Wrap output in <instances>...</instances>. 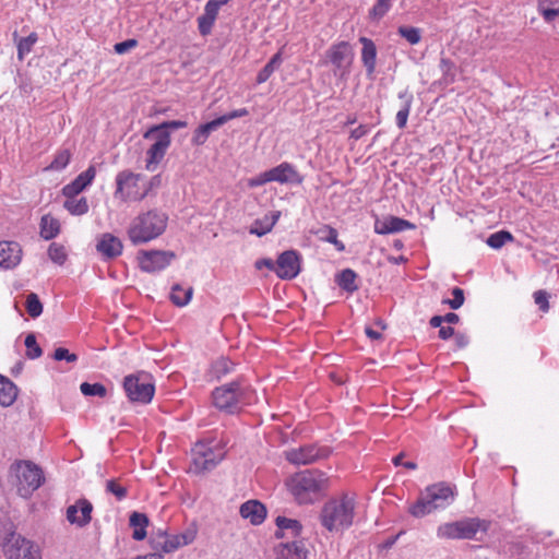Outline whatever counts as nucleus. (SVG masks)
<instances>
[{
    "mask_svg": "<svg viewBox=\"0 0 559 559\" xmlns=\"http://www.w3.org/2000/svg\"><path fill=\"white\" fill-rule=\"evenodd\" d=\"M156 128L163 130L164 132H170V130H178L187 127V122L183 120H170L165 121L160 124L155 126Z\"/></svg>",
    "mask_w": 559,
    "mask_h": 559,
    "instance_id": "obj_52",
    "label": "nucleus"
},
{
    "mask_svg": "<svg viewBox=\"0 0 559 559\" xmlns=\"http://www.w3.org/2000/svg\"><path fill=\"white\" fill-rule=\"evenodd\" d=\"M154 543H155L156 547L162 548V551L166 552V554L173 552V551L177 550L178 548L183 547V545L181 544V542L179 539L178 534L177 535H168V537L166 538V542H163V544H159L156 540Z\"/></svg>",
    "mask_w": 559,
    "mask_h": 559,
    "instance_id": "obj_45",
    "label": "nucleus"
},
{
    "mask_svg": "<svg viewBox=\"0 0 559 559\" xmlns=\"http://www.w3.org/2000/svg\"><path fill=\"white\" fill-rule=\"evenodd\" d=\"M222 441H200L192 449L194 472L202 473L213 469L226 454Z\"/></svg>",
    "mask_w": 559,
    "mask_h": 559,
    "instance_id": "obj_6",
    "label": "nucleus"
},
{
    "mask_svg": "<svg viewBox=\"0 0 559 559\" xmlns=\"http://www.w3.org/2000/svg\"><path fill=\"white\" fill-rule=\"evenodd\" d=\"M192 295L193 288L191 286L183 288L176 284L171 288L170 300L178 307H185L190 302Z\"/></svg>",
    "mask_w": 559,
    "mask_h": 559,
    "instance_id": "obj_33",
    "label": "nucleus"
},
{
    "mask_svg": "<svg viewBox=\"0 0 559 559\" xmlns=\"http://www.w3.org/2000/svg\"><path fill=\"white\" fill-rule=\"evenodd\" d=\"M198 534V526L191 523L182 533L178 534L179 539L183 546L193 543Z\"/></svg>",
    "mask_w": 559,
    "mask_h": 559,
    "instance_id": "obj_51",
    "label": "nucleus"
},
{
    "mask_svg": "<svg viewBox=\"0 0 559 559\" xmlns=\"http://www.w3.org/2000/svg\"><path fill=\"white\" fill-rule=\"evenodd\" d=\"M63 207L74 216H81L88 212L90 205L85 197H66Z\"/></svg>",
    "mask_w": 559,
    "mask_h": 559,
    "instance_id": "obj_31",
    "label": "nucleus"
},
{
    "mask_svg": "<svg viewBox=\"0 0 559 559\" xmlns=\"http://www.w3.org/2000/svg\"><path fill=\"white\" fill-rule=\"evenodd\" d=\"M452 295H453V298L443 300V304H447L451 309L456 310V309L461 308L464 304V300H465L464 292L460 287H454L452 289Z\"/></svg>",
    "mask_w": 559,
    "mask_h": 559,
    "instance_id": "obj_50",
    "label": "nucleus"
},
{
    "mask_svg": "<svg viewBox=\"0 0 559 559\" xmlns=\"http://www.w3.org/2000/svg\"><path fill=\"white\" fill-rule=\"evenodd\" d=\"M93 506L86 499H80L67 509V520L79 527L86 526L92 520Z\"/></svg>",
    "mask_w": 559,
    "mask_h": 559,
    "instance_id": "obj_17",
    "label": "nucleus"
},
{
    "mask_svg": "<svg viewBox=\"0 0 559 559\" xmlns=\"http://www.w3.org/2000/svg\"><path fill=\"white\" fill-rule=\"evenodd\" d=\"M53 358L56 360H67L68 362H75L78 360V356L73 353H70L67 348L58 347L53 353Z\"/></svg>",
    "mask_w": 559,
    "mask_h": 559,
    "instance_id": "obj_53",
    "label": "nucleus"
},
{
    "mask_svg": "<svg viewBox=\"0 0 559 559\" xmlns=\"http://www.w3.org/2000/svg\"><path fill=\"white\" fill-rule=\"evenodd\" d=\"M215 20L209 19L204 15L198 17L199 31L202 35H207L211 33Z\"/></svg>",
    "mask_w": 559,
    "mask_h": 559,
    "instance_id": "obj_56",
    "label": "nucleus"
},
{
    "mask_svg": "<svg viewBox=\"0 0 559 559\" xmlns=\"http://www.w3.org/2000/svg\"><path fill=\"white\" fill-rule=\"evenodd\" d=\"M397 33L411 45H417L421 40V32L418 27L400 26Z\"/></svg>",
    "mask_w": 559,
    "mask_h": 559,
    "instance_id": "obj_39",
    "label": "nucleus"
},
{
    "mask_svg": "<svg viewBox=\"0 0 559 559\" xmlns=\"http://www.w3.org/2000/svg\"><path fill=\"white\" fill-rule=\"evenodd\" d=\"M234 369V362L227 358H219L212 365V372L216 378L226 376Z\"/></svg>",
    "mask_w": 559,
    "mask_h": 559,
    "instance_id": "obj_42",
    "label": "nucleus"
},
{
    "mask_svg": "<svg viewBox=\"0 0 559 559\" xmlns=\"http://www.w3.org/2000/svg\"><path fill=\"white\" fill-rule=\"evenodd\" d=\"M96 168L91 165L86 170L81 173L73 181L62 188L64 197H79L95 179Z\"/></svg>",
    "mask_w": 559,
    "mask_h": 559,
    "instance_id": "obj_20",
    "label": "nucleus"
},
{
    "mask_svg": "<svg viewBox=\"0 0 559 559\" xmlns=\"http://www.w3.org/2000/svg\"><path fill=\"white\" fill-rule=\"evenodd\" d=\"M17 396L16 385L7 377L0 374V405L10 406Z\"/></svg>",
    "mask_w": 559,
    "mask_h": 559,
    "instance_id": "obj_28",
    "label": "nucleus"
},
{
    "mask_svg": "<svg viewBox=\"0 0 559 559\" xmlns=\"http://www.w3.org/2000/svg\"><path fill=\"white\" fill-rule=\"evenodd\" d=\"M326 55L334 66V75L340 80H347L354 60V52L350 45L347 41L332 45Z\"/></svg>",
    "mask_w": 559,
    "mask_h": 559,
    "instance_id": "obj_12",
    "label": "nucleus"
},
{
    "mask_svg": "<svg viewBox=\"0 0 559 559\" xmlns=\"http://www.w3.org/2000/svg\"><path fill=\"white\" fill-rule=\"evenodd\" d=\"M488 530V523L478 518H467L455 522L444 523L437 530L440 538L473 539L476 534Z\"/></svg>",
    "mask_w": 559,
    "mask_h": 559,
    "instance_id": "obj_9",
    "label": "nucleus"
},
{
    "mask_svg": "<svg viewBox=\"0 0 559 559\" xmlns=\"http://www.w3.org/2000/svg\"><path fill=\"white\" fill-rule=\"evenodd\" d=\"M254 266L257 270H261L262 267H266L269 270H272L275 272L276 269V262H274L272 259L265 258L260 259L255 261Z\"/></svg>",
    "mask_w": 559,
    "mask_h": 559,
    "instance_id": "obj_61",
    "label": "nucleus"
},
{
    "mask_svg": "<svg viewBox=\"0 0 559 559\" xmlns=\"http://www.w3.org/2000/svg\"><path fill=\"white\" fill-rule=\"evenodd\" d=\"M271 182H278L281 185H300L304 177L297 171L296 167L287 162H284L267 170Z\"/></svg>",
    "mask_w": 559,
    "mask_h": 559,
    "instance_id": "obj_18",
    "label": "nucleus"
},
{
    "mask_svg": "<svg viewBox=\"0 0 559 559\" xmlns=\"http://www.w3.org/2000/svg\"><path fill=\"white\" fill-rule=\"evenodd\" d=\"M329 455V448L318 447L317 444H307L285 452L286 460L295 465L312 464L321 459L328 457Z\"/></svg>",
    "mask_w": 559,
    "mask_h": 559,
    "instance_id": "obj_13",
    "label": "nucleus"
},
{
    "mask_svg": "<svg viewBox=\"0 0 559 559\" xmlns=\"http://www.w3.org/2000/svg\"><path fill=\"white\" fill-rule=\"evenodd\" d=\"M60 230L59 222L51 217L50 215H44L41 217L40 222V236L46 239L50 240L55 238Z\"/></svg>",
    "mask_w": 559,
    "mask_h": 559,
    "instance_id": "obj_36",
    "label": "nucleus"
},
{
    "mask_svg": "<svg viewBox=\"0 0 559 559\" xmlns=\"http://www.w3.org/2000/svg\"><path fill=\"white\" fill-rule=\"evenodd\" d=\"M167 223L168 216L163 211L153 209L142 212L131 221L128 238L135 246L147 243L164 234Z\"/></svg>",
    "mask_w": 559,
    "mask_h": 559,
    "instance_id": "obj_2",
    "label": "nucleus"
},
{
    "mask_svg": "<svg viewBox=\"0 0 559 559\" xmlns=\"http://www.w3.org/2000/svg\"><path fill=\"white\" fill-rule=\"evenodd\" d=\"M399 97L401 99H403V105H402L401 109L396 112L395 120H396V126L400 129H404L407 123L408 115L411 111L413 96L411 94H408L407 92H403V93L399 94Z\"/></svg>",
    "mask_w": 559,
    "mask_h": 559,
    "instance_id": "obj_35",
    "label": "nucleus"
},
{
    "mask_svg": "<svg viewBox=\"0 0 559 559\" xmlns=\"http://www.w3.org/2000/svg\"><path fill=\"white\" fill-rule=\"evenodd\" d=\"M392 0H377L376 4L369 11V17L372 21L381 20L391 9Z\"/></svg>",
    "mask_w": 559,
    "mask_h": 559,
    "instance_id": "obj_40",
    "label": "nucleus"
},
{
    "mask_svg": "<svg viewBox=\"0 0 559 559\" xmlns=\"http://www.w3.org/2000/svg\"><path fill=\"white\" fill-rule=\"evenodd\" d=\"M138 45L136 39H127L121 43H117L114 47L115 51L119 55H123L128 52L130 49L134 48Z\"/></svg>",
    "mask_w": 559,
    "mask_h": 559,
    "instance_id": "obj_58",
    "label": "nucleus"
},
{
    "mask_svg": "<svg viewBox=\"0 0 559 559\" xmlns=\"http://www.w3.org/2000/svg\"><path fill=\"white\" fill-rule=\"evenodd\" d=\"M5 552L9 559H41L38 546L21 536L13 538Z\"/></svg>",
    "mask_w": 559,
    "mask_h": 559,
    "instance_id": "obj_16",
    "label": "nucleus"
},
{
    "mask_svg": "<svg viewBox=\"0 0 559 559\" xmlns=\"http://www.w3.org/2000/svg\"><path fill=\"white\" fill-rule=\"evenodd\" d=\"M267 182H271V178H270L269 171L266 170V171L259 174L258 176H255L253 178H250L248 180V187L255 188V187L263 186Z\"/></svg>",
    "mask_w": 559,
    "mask_h": 559,
    "instance_id": "obj_54",
    "label": "nucleus"
},
{
    "mask_svg": "<svg viewBox=\"0 0 559 559\" xmlns=\"http://www.w3.org/2000/svg\"><path fill=\"white\" fill-rule=\"evenodd\" d=\"M122 242L112 234H103L97 241V251L106 259H112L121 254Z\"/></svg>",
    "mask_w": 559,
    "mask_h": 559,
    "instance_id": "obj_23",
    "label": "nucleus"
},
{
    "mask_svg": "<svg viewBox=\"0 0 559 559\" xmlns=\"http://www.w3.org/2000/svg\"><path fill=\"white\" fill-rule=\"evenodd\" d=\"M535 304L539 307L542 311H547L549 308L548 305V294L545 290H537L534 293Z\"/></svg>",
    "mask_w": 559,
    "mask_h": 559,
    "instance_id": "obj_55",
    "label": "nucleus"
},
{
    "mask_svg": "<svg viewBox=\"0 0 559 559\" xmlns=\"http://www.w3.org/2000/svg\"><path fill=\"white\" fill-rule=\"evenodd\" d=\"M10 471L15 475L17 493L24 499H28L45 481L43 469L31 461H17Z\"/></svg>",
    "mask_w": 559,
    "mask_h": 559,
    "instance_id": "obj_5",
    "label": "nucleus"
},
{
    "mask_svg": "<svg viewBox=\"0 0 559 559\" xmlns=\"http://www.w3.org/2000/svg\"><path fill=\"white\" fill-rule=\"evenodd\" d=\"M145 140L153 141L151 147L146 151V169L154 170L165 157L171 143L170 132L159 131L156 127H151L144 134Z\"/></svg>",
    "mask_w": 559,
    "mask_h": 559,
    "instance_id": "obj_11",
    "label": "nucleus"
},
{
    "mask_svg": "<svg viewBox=\"0 0 559 559\" xmlns=\"http://www.w3.org/2000/svg\"><path fill=\"white\" fill-rule=\"evenodd\" d=\"M48 255L57 264H63L67 259L64 247L52 242L48 248Z\"/></svg>",
    "mask_w": 559,
    "mask_h": 559,
    "instance_id": "obj_46",
    "label": "nucleus"
},
{
    "mask_svg": "<svg viewBox=\"0 0 559 559\" xmlns=\"http://www.w3.org/2000/svg\"><path fill=\"white\" fill-rule=\"evenodd\" d=\"M359 41L362 44L361 61L366 68L367 74L372 75L376 70L377 47L374 43L367 37H360Z\"/></svg>",
    "mask_w": 559,
    "mask_h": 559,
    "instance_id": "obj_26",
    "label": "nucleus"
},
{
    "mask_svg": "<svg viewBox=\"0 0 559 559\" xmlns=\"http://www.w3.org/2000/svg\"><path fill=\"white\" fill-rule=\"evenodd\" d=\"M36 40H37L36 34H31L27 37H23L19 40V44H17L19 59H23L25 55L31 52Z\"/></svg>",
    "mask_w": 559,
    "mask_h": 559,
    "instance_id": "obj_44",
    "label": "nucleus"
},
{
    "mask_svg": "<svg viewBox=\"0 0 559 559\" xmlns=\"http://www.w3.org/2000/svg\"><path fill=\"white\" fill-rule=\"evenodd\" d=\"M221 127V120L214 119L210 122L199 126L192 136L193 145H203L209 139L211 132L217 130Z\"/></svg>",
    "mask_w": 559,
    "mask_h": 559,
    "instance_id": "obj_30",
    "label": "nucleus"
},
{
    "mask_svg": "<svg viewBox=\"0 0 559 559\" xmlns=\"http://www.w3.org/2000/svg\"><path fill=\"white\" fill-rule=\"evenodd\" d=\"M356 500L354 496L344 493L326 501L321 510V524L329 532H343L352 526L355 518Z\"/></svg>",
    "mask_w": 559,
    "mask_h": 559,
    "instance_id": "obj_1",
    "label": "nucleus"
},
{
    "mask_svg": "<svg viewBox=\"0 0 559 559\" xmlns=\"http://www.w3.org/2000/svg\"><path fill=\"white\" fill-rule=\"evenodd\" d=\"M413 228H415L414 224L396 216H389L374 223V231L379 235L394 234Z\"/></svg>",
    "mask_w": 559,
    "mask_h": 559,
    "instance_id": "obj_22",
    "label": "nucleus"
},
{
    "mask_svg": "<svg viewBox=\"0 0 559 559\" xmlns=\"http://www.w3.org/2000/svg\"><path fill=\"white\" fill-rule=\"evenodd\" d=\"M80 390H81L82 394L85 396L104 397L107 393L105 385H103L102 383L83 382L80 385Z\"/></svg>",
    "mask_w": 559,
    "mask_h": 559,
    "instance_id": "obj_41",
    "label": "nucleus"
},
{
    "mask_svg": "<svg viewBox=\"0 0 559 559\" xmlns=\"http://www.w3.org/2000/svg\"><path fill=\"white\" fill-rule=\"evenodd\" d=\"M356 280L357 274L352 269H345L337 275L336 283L343 290L354 293L358 289Z\"/></svg>",
    "mask_w": 559,
    "mask_h": 559,
    "instance_id": "obj_34",
    "label": "nucleus"
},
{
    "mask_svg": "<svg viewBox=\"0 0 559 559\" xmlns=\"http://www.w3.org/2000/svg\"><path fill=\"white\" fill-rule=\"evenodd\" d=\"M513 235L507 230H499L497 233L491 234L486 243L492 249H500L506 243L513 241Z\"/></svg>",
    "mask_w": 559,
    "mask_h": 559,
    "instance_id": "obj_37",
    "label": "nucleus"
},
{
    "mask_svg": "<svg viewBox=\"0 0 559 559\" xmlns=\"http://www.w3.org/2000/svg\"><path fill=\"white\" fill-rule=\"evenodd\" d=\"M249 114V111L246 109V108H240V109H237V110H233L226 115H223L218 118H216L217 120H221V126H223L224 123H226L227 121L231 120V119H235V118H240V117H245Z\"/></svg>",
    "mask_w": 559,
    "mask_h": 559,
    "instance_id": "obj_57",
    "label": "nucleus"
},
{
    "mask_svg": "<svg viewBox=\"0 0 559 559\" xmlns=\"http://www.w3.org/2000/svg\"><path fill=\"white\" fill-rule=\"evenodd\" d=\"M71 159V153L69 150L63 148L57 152L53 160L50 163L46 170H57L60 171L64 169Z\"/></svg>",
    "mask_w": 559,
    "mask_h": 559,
    "instance_id": "obj_38",
    "label": "nucleus"
},
{
    "mask_svg": "<svg viewBox=\"0 0 559 559\" xmlns=\"http://www.w3.org/2000/svg\"><path fill=\"white\" fill-rule=\"evenodd\" d=\"M538 11L543 15L544 20L548 23L552 22L557 16H559V9L544 8L542 2L538 4Z\"/></svg>",
    "mask_w": 559,
    "mask_h": 559,
    "instance_id": "obj_60",
    "label": "nucleus"
},
{
    "mask_svg": "<svg viewBox=\"0 0 559 559\" xmlns=\"http://www.w3.org/2000/svg\"><path fill=\"white\" fill-rule=\"evenodd\" d=\"M174 258L175 254L170 251H141L139 253V264L142 271L154 273L167 267Z\"/></svg>",
    "mask_w": 559,
    "mask_h": 559,
    "instance_id": "obj_14",
    "label": "nucleus"
},
{
    "mask_svg": "<svg viewBox=\"0 0 559 559\" xmlns=\"http://www.w3.org/2000/svg\"><path fill=\"white\" fill-rule=\"evenodd\" d=\"M213 404L227 414L239 413L254 400V390L241 380L221 385L212 392Z\"/></svg>",
    "mask_w": 559,
    "mask_h": 559,
    "instance_id": "obj_3",
    "label": "nucleus"
},
{
    "mask_svg": "<svg viewBox=\"0 0 559 559\" xmlns=\"http://www.w3.org/2000/svg\"><path fill=\"white\" fill-rule=\"evenodd\" d=\"M276 526L277 531L275 533L276 537L284 538V537H297L301 532V524L299 521L294 519H288L285 516H277L276 518Z\"/></svg>",
    "mask_w": 559,
    "mask_h": 559,
    "instance_id": "obj_25",
    "label": "nucleus"
},
{
    "mask_svg": "<svg viewBox=\"0 0 559 559\" xmlns=\"http://www.w3.org/2000/svg\"><path fill=\"white\" fill-rule=\"evenodd\" d=\"M326 486V477L319 471H305L292 479V491L300 503L312 501L311 495H317Z\"/></svg>",
    "mask_w": 559,
    "mask_h": 559,
    "instance_id": "obj_7",
    "label": "nucleus"
},
{
    "mask_svg": "<svg viewBox=\"0 0 559 559\" xmlns=\"http://www.w3.org/2000/svg\"><path fill=\"white\" fill-rule=\"evenodd\" d=\"M307 554L301 540L281 543L274 548V559H306Z\"/></svg>",
    "mask_w": 559,
    "mask_h": 559,
    "instance_id": "obj_21",
    "label": "nucleus"
},
{
    "mask_svg": "<svg viewBox=\"0 0 559 559\" xmlns=\"http://www.w3.org/2000/svg\"><path fill=\"white\" fill-rule=\"evenodd\" d=\"M114 195L122 202L143 200L147 195V189L143 186V175L130 170L118 173Z\"/></svg>",
    "mask_w": 559,
    "mask_h": 559,
    "instance_id": "obj_8",
    "label": "nucleus"
},
{
    "mask_svg": "<svg viewBox=\"0 0 559 559\" xmlns=\"http://www.w3.org/2000/svg\"><path fill=\"white\" fill-rule=\"evenodd\" d=\"M281 217L280 211H274L262 218L255 219L250 227L249 233L262 237L270 233L278 218Z\"/></svg>",
    "mask_w": 559,
    "mask_h": 559,
    "instance_id": "obj_27",
    "label": "nucleus"
},
{
    "mask_svg": "<svg viewBox=\"0 0 559 559\" xmlns=\"http://www.w3.org/2000/svg\"><path fill=\"white\" fill-rule=\"evenodd\" d=\"M22 260V248L15 241H0V266L13 269Z\"/></svg>",
    "mask_w": 559,
    "mask_h": 559,
    "instance_id": "obj_19",
    "label": "nucleus"
},
{
    "mask_svg": "<svg viewBox=\"0 0 559 559\" xmlns=\"http://www.w3.org/2000/svg\"><path fill=\"white\" fill-rule=\"evenodd\" d=\"M227 3V0H209L204 8V16L216 20L219 9Z\"/></svg>",
    "mask_w": 559,
    "mask_h": 559,
    "instance_id": "obj_47",
    "label": "nucleus"
},
{
    "mask_svg": "<svg viewBox=\"0 0 559 559\" xmlns=\"http://www.w3.org/2000/svg\"><path fill=\"white\" fill-rule=\"evenodd\" d=\"M369 132V129L367 126H364V124H360L358 126L357 128H355L352 133H350V138L355 139V140H359L360 138H362L364 135H366L367 133Z\"/></svg>",
    "mask_w": 559,
    "mask_h": 559,
    "instance_id": "obj_63",
    "label": "nucleus"
},
{
    "mask_svg": "<svg viewBox=\"0 0 559 559\" xmlns=\"http://www.w3.org/2000/svg\"><path fill=\"white\" fill-rule=\"evenodd\" d=\"M325 233L326 235L323 237V239L330 243H333L336 241L337 239V230L335 228H332V227H326L325 228Z\"/></svg>",
    "mask_w": 559,
    "mask_h": 559,
    "instance_id": "obj_64",
    "label": "nucleus"
},
{
    "mask_svg": "<svg viewBox=\"0 0 559 559\" xmlns=\"http://www.w3.org/2000/svg\"><path fill=\"white\" fill-rule=\"evenodd\" d=\"M25 346L27 347V356L32 359L38 358L41 355V348L38 346L36 342V337L34 334H28L25 337Z\"/></svg>",
    "mask_w": 559,
    "mask_h": 559,
    "instance_id": "obj_49",
    "label": "nucleus"
},
{
    "mask_svg": "<svg viewBox=\"0 0 559 559\" xmlns=\"http://www.w3.org/2000/svg\"><path fill=\"white\" fill-rule=\"evenodd\" d=\"M240 515L250 521L253 525L261 524L266 516L265 507L258 500H249L241 504Z\"/></svg>",
    "mask_w": 559,
    "mask_h": 559,
    "instance_id": "obj_24",
    "label": "nucleus"
},
{
    "mask_svg": "<svg viewBox=\"0 0 559 559\" xmlns=\"http://www.w3.org/2000/svg\"><path fill=\"white\" fill-rule=\"evenodd\" d=\"M160 185V177L154 176L151 179H146L143 176V186L147 189V194L153 190L154 188L158 187Z\"/></svg>",
    "mask_w": 559,
    "mask_h": 559,
    "instance_id": "obj_62",
    "label": "nucleus"
},
{
    "mask_svg": "<svg viewBox=\"0 0 559 559\" xmlns=\"http://www.w3.org/2000/svg\"><path fill=\"white\" fill-rule=\"evenodd\" d=\"M129 524L133 527L132 538L143 540L146 537L148 518L144 513L133 512L130 515Z\"/></svg>",
    "mask_w": 559,
    "mask_h": 559,
    "instance_id": "obj_29",
    "label": "nucleus"
},
{
    "mask_svg": "<svg viewBox=\"0 0 559 559\" xmlns=\"http://www.w3.org/2000/svg\"><path fill=\"white\" fill-rule=\"evenodd\" d=\"M282 62H283L282 51L280 50L259 71V73L257 75V83L262 84V83L266 82L270 79V76L274 73V71L280 68Z\"/></svg>",
    "mask_w": 559,
    "mask_h": 559,
    "instance_id": "obj_32",
    "label": "nucleus"
},
{
    "mask_svg": "<svg viewBox=\"0 0 559 559\" xmlns=\"http://www.w3.org/2000/svg\"><path fill=\"white\" fill-rule=\"evenodd\" d=\"M106 491L114 495L118 500H122L127 496V488L115 479L107 480Z\"/></svg>",
    "mask_w": 559,
    "mask_h": 559,
    "instance_id": "obj_48",
    "label": "nucleus"
},
{
    "mask_svg": "<svg viewBox=\"0 0 559 559\" xmlns=\"http://www.w3.org/2000/svg\"><path fill=\"white\" fill-rule=\"evenodd\" d=\"M26 310L32 318H37L43 312V305L35 293H31L26 297Z\"/></svg>",
    "mask_w": 559,
    "mask_h": 559,
    "instance_id": "obj_43",
    "label": "nucleus"
},
{
    "mask_svg": "<svg viewBox=\"0 0 559 559\" xmlns=\"http://www.w3.org/2000/svg\"><path fill=\"white\" fill-rule=\"evenodd\" d=\"M123 389L131 402L147 404L155 393L152 377L146 372L129 374L123 380Z\"/></svg>",
    "mask_w": 559,
    "mask_h": 559,
    "instance_id": "obj_10",
    "label": "nucleus"
},
{
    "mask_svg": "<svg viewBox=\"0 0 559 559\" xmlns=\"http://www.w3.org/2000/svg\"><path fill=\"white\" fill-rule=\"evenodd\" d=\"M276 275L282 280H293L300 273V255L295 250L281 253L276 261Z\"/></svg>",
    "mask_w": 559,
    "mask_h": 559,
    "instance_id": "obj_15",
    "label": "nucleus"
},
{
    "mask_svg": "<svg viewBox=\"0 0 559 559\" xmlns=\"http://www.w3.org/2000/svg\"><path fill=\"white\" fill-rule=\"evenodd\" d=\"M452 498L453 492L449 486L432 485L426 488L408 511L415 518H423L437 509L445 508L451 503Z\"/></svg>",
    "mask_w": 559,
    "mask_h": 559,
    "instance_id": "obj_4",
    "label": "nucleus"
},
{
    "mask_svg": "<svg viewBox=\"0 0 559 559\" xmlns=\"http://www.w3.org/2000/svg\"><path fill=\"white\" fill-rule=\"evenodd\" d=\"M168 537V534L166 531H163V530H157L156 532H154L150 538V544H151V547L155 550V551H162V548H158L155 546V540L158 542L159 544H163V542H166V538Z\"/></svg>",
    "mask_w": 559,
    "mask_h": 559,
    "instance_id": "obj_59",
    "label": "nucleus"
}]
</instances>
